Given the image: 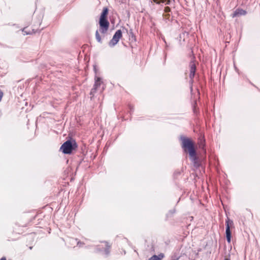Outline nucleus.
<instances>
[{
  "instance_id": "1",
  "label": "nucleus",
  "mask_w": 260,
  "mask_h": 260,
  "mask_svg": "<svg viewBox=\"0 0 260 260\" xmlns=\"http://www.w3.org/2000/svg\"><path fill=\"white\" fill-rule=\"evenodd\" d=\"M108 13V9L107 8H104L103 10L102 13L101 15L99 25V30H97L95 32V38L96 41L102 43V38L100 35L99 32L102 35L103 37H104L105 35L107 32L109 27V22L107 19V16Z\"/></svg>"
},
{
  "instance_id": "2",
  "label": "nucleus",
  "mask_w": 260,
  "mask_h": 260,
  "mask_svg": "<svg viewBox=\"0 0 260 260\" xmlns=\"http://www.w3.org/2000/svg\"><path fill=\"white\" fill-rule=\"evenodd\" d=\"M182 140V147L184 149L185 151L187 150L188 151L190 159L193 162L194 167H198L200 166V164L198 161L193 143L187 138H184Z\"/></svg>"
},
{
  "instance_id": "3",
  "label": "nucleus",
  "mask_w": 260,
  "mask_h": 260,
  "mask_svg": "<svg viewBox=\"0 0 260 260\" xmlns=\"http://www.w3.org/2000/svg\"><path fill=\"white\" fill-rule=\"evenodd\" d=\"M77 148V145L74 140H68L61 146L60 150L64 154H70Z\"/></svg>"
},
{
  "instance_id": "4",
  "label": "nucleus",
  "mask_w": 260,
  "mask_h": 260,
  "mask_svg": "<svg viewBox=\"0 0 260 260\" xmlns=\"http://www.w3.org/2000/svg\"><path fill=\"white\" fill-rule=\"evenodd\" d=\"M122 31L120 29L117 30L114 34L112 40L110 41L109 45L110 47H114L119 42V39L122 37Z\"/></svg>"
},
{
  "instance_id": "5",
  "label": "nucleus",
  "mask_w": 260,
  "mask_h": 260,
  "mask_svg": "<svg viewBox=\"0 0 260 260\" xmlns=\"http://www.w3.org/2000/svg\"><path fill=\"white\" fill-rule=\"evenodd\" d=\"M233 225V222L232 220H230L229 218L225 221V234H226V238L227 241L229 243L231 242V232L230 230V228Z\"/></svg>"
},
{
  "instance_id": "6",
  "label": "nucleus",
  "mask_w": 260,
  "mask_h": 260,
  "mask_svg": "<svg viewBox=\"0 0 260 260\" xmlns=\"http://www.w3.org/2000/svg\"><path fill=\"white\" fill-rule=\"evenodd\" d=\"M189 78H190L191 83L193 82V78L194 77L195 73L196 71V64L193 61H191L189 64Z\"/></svg>"
},
{
  "instance_id": "7",
  "label": "nucleus",
  "mask_w": 260,
  "mask_h": 260,
  "mask_svg": "<svg viewBox=\"0 0 260 260\" xmlns=\"http://www.w3.org/2000/svg\"><path fill=\"white\" fill-rule=\"evenodd\" d=\"M246 14V11L243 9L236 10L233 14V17L238 16L239 15H244Z\"/></svg>"
},
{
  "instance_id": "8",
  "label": "nucleus",
  "mask_w": 260,
  "mask_h": 260,
  "mask_svg": "<svg viewBox=\"0 0 260 260\" xmlns=\"http://www.w3.org/2000/svg\"><path fill=\"white\" fill-rule=\"evenodd\" d=\"M101 83H102L101 79L100 77L95 78V83L93 85V87L96 89H98V88H99L100 86Z\"/></svg>"
},
{
  "instance_id": "9",
  "label": "nucleus",
  "mask_w": 260,
  "mask_h": 260,
  "mask_svg": "<svg viewBox=\"0 0 260 260\" xmlns=\"http://www.w3.org/2000/svg\"><path fill=\"white\" fill-rule=\"evenodd\" d=\"M149 260H161V258H160L159 256H157V255H154L151 257Z\"/></svg>"
},
{
  "instance_id": "10",
  "label": "nucleus",
  "mask_w": 260,
  "mask_h": 260,
  "mask_svg": "<svg viewBox=\"0 0 260 260\" xmlns=\"http://www.w3.org/2000/svg\"><path fill=\"white\" fill-rule=\"evenodd\" d=\"M105 245L107 247V248L105 249V253L107 255H108L109 253V249L110 248V246L108 245V243L107 242H105Z\"/></svg>"
},
{
  "instance_id": "11",
  "label": "nucleus",
  "mask_w": 260,
  "mask_h": 260,
  "mask_svg": "<svg viewBox=\"0 0 260 260\" xmlns=\"http://www.w3.org/2000/svg\"><path fill=\"white\" fill-rule=\"evenodd\" d=\"M96 90H97V89L93 87L91 90V91H90V94L91 95H94V94L96 92Z\"/></svg>"
},
{
  "instance_id": "12",
  "label": "nucleus",
  "mask_w": 260,
  "mask_h": 260,
  "mask_svg": "<svg viewBox=\"0 0 260 260\" xmlns=\"http://www.w3.org/2000/svg\"><path fill=\"white\" fill-rule=\"evenodd\" d=\"M170 10H171V9H170V8L169 7H166L165 8V11L166 12H169L170 11Z\"/></svg>"
},
{
  "instance_id": "13",
  "label": "nucleus",
  "mask_w": 260,
  "mask_h": 260,
  "mask_svg": "<svg viewBox=\"0 0 260 260\" xmlns=\"http://www.w3.org/2000/svg\"><path fill=\"white\" fill-rule=\"evenodd\" d=\"M3 96V93L2 91H1L0 92V102L2 100Z\"/></svg>"
},
{
  "instance_id": "14",
  "label": "nucleus",
  "mask_w": 260,
  "mask_h": 260,
  "mask_svg": "<svg viewBox=\"0 0 260 260\" xmlns=\"http://www.w3.org/2000/svg\"><path fill=\"white\" fill-rule=\"evenodd\" d=\"M166 5H170V3H171V1L170 0H168L166 1Z\"/></svg>"
},
{
  "instance_id": "15",
  "label": "nucleus",
  "mask_w": 260,
  "mask_h": 260,
  "mask_svg": "<svg viewBox=\"0 0 260 260\" xmlns=\"http://www.w3.org/2000/svg\"><path fill=\"white\" fill-rule=\"evenodd\" d=\"M157 256H159L161 259L164 257V254L161 253V254H159Z\"/></svg>"
},
{
  "instance_id": "16",
  "label": "nucleus",
  "mask_w": 260,
  "mask_h": 260,
  "mask_svg": "<svg viewBox=\"0 0 260 260\" xmlns=\"http://www.w3.org/2000/svg\"><path fill=\"white\" fill-rule=\"evenodd\" d=\"M153 1L154 3H155L156 4H160V2H159L158 0H153Z\"/></svg>"
},
{
  "instance_id": "17",
  "label": "nucleus",
  "mask_w": 260,
  "mask_h": 260,
  "mask_svg": "<svg viewBox=\"0 0 260 260\" xmlns=\"http://www.w3.org/2000/svg\"><path fill=\"white\" fill-rule=\"evenodd\" d=\"M159 2H160V3H165L166 0H158Z\"/></svg>"
},
{
  "instance_id": "18",
  "label": "nucleus",
  "mask_w": 260,
  "mask_h": 260,
  "mask_svg": "<svg viewBox=\"0 0 260 260\" xmlns=\"http://www.w3.org/2000/svg\"><path fill=\"white\" fill-rule=\"evenodd\" d=\"M1 260H6V258L5 257H3Z\"/></svg>"
},
{
  "instance_id": "19",
  "label": "nucleus",
  "mask_w": 260,
  "mask_h": 260,
  "mask_svg": "<svg viewBox=\"0 0 260 260\" xmlns=\"http://www.w3.org/2000/svg\"><path fill=\"white\" fill-rule=\"evenodd\" d=\"M224 260H230V259L229 258H226L224 259Z\"/></svg>"
}]
</instances>
